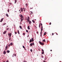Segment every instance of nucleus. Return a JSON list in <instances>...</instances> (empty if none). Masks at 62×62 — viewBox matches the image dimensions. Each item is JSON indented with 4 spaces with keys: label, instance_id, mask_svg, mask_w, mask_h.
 Segmentation results:
<instances>
[{
    "label": "nucleus",
    "instance_id": "f257e3e1",
    "mask_svg": "<svg viewBox=\"0 0 62 62\" xmlns=\"http://www.w3.org/2000/svg\"><path fill=\"white\" fill-rule=\"evenodd\" d=\"M34 39H33V38H32L31 39H30V43H31V42H33L34 41Z\"/></svg>",
    "mask_w": 62,
    "mask_h": 62
},
{
    "label": "nucleus",
    "instance_id": "f03ea898",
    "mask_svg": "<svg viewBox=\"0 0 62 62\" xmlns=\"http://www.w3.org/2000/svg\"><path fill=\"white\" fill-rule=\"evenodd\" d=\"M39 43L40 45H43L44 44L43 42H40V41H39Z\"/></svg>",
    "mask_w": 62,
    "mask_h": 62
},
{
    "label": "nucleus",
    "instance_id": "7ed1b4c3",
    "mask_svg": "<svg viewBox=\"0 0 62 62\" xmlns=\"http://www.w3.org/2000/svg\"><path fill=\"white\" fill-rule=\"evenodd\" d=\"M8 36H9V37H11V33H8Z\"/></svg>",
    "mask_w": 62,
    "mask_h": 62
},
{
    "label": "nucleus",
    "instance_id": "20e7f679",
    "mask_svg": "<svg viewBox=\"0 0 62 62\" xmlns=\"http://www.w3.org/2000/svg\"><path fill=\"white\" fill-rule=\"evenodd\" d=\"M8 46H7L5 47V51H6V50H8Z\"/></svg>",
    "mask_w": 62,
    "mask_h": 62
},
{
    "label": "nucleus",
    "instance_id": "39448f33",
    "mask_svg": "<svg viewBox=\"0 0 62 62\" xmlns=\"http://www.w3.org/2000/svg\"><path fill=\"white\" fill-rule=\"evenodd\" d=\"M19 16L21 17V18H23V15H19Z\"/></svg>",
    "mask_w": 62,
    "mask_h": 62
},
{
    "label": "nucleus",
    "instance_id": "423d86ee",
    "mask_svg": "<svg viewBox=\"0 0 62 62\" xmlns=\"http://www.w3.org/2000/svg\"><path fill=\"white\" fill-rule=\"evenodd\" d=\"M28 18L27 19V20L28 21H29V20H30V18H29V16H28Z\"/></svg>",
    "mask_w": 62,
    "mask_h": 62
},
{
    "label": "nucleus",
    "instance_id": "0eeeda50",
    "mask_svg": "<svg viewBox=\"0 0 62 62\" xmlns=\"http://www.w3.org/2000/svg\"><path fill=\"white\" fill-rule=\"evenodd\" d=\"M3 54H6V51H3Z\"/></svg>",
    "mask_w": 62,
    "mask_h": 62
},
{
    "label": "nucleus",
    "instance_id": "6e6552de",
    "mask_svg": "<svg viewBox=\"0 0 62 62\" xmlns=\"http://www.w3.org/2000/svg\"><path fill=\"white\" fill-rule=\"evenodd\" d=\"M20 19H21V21L22 22L23 21V18H21Z\"/></svg>",
    "mask_w": 62,
    "mask_h": 62
},
{
    "label": "nucleus",
    "instance_id": "1a4fd4ad",
    "mask_svg": "<svg viewBox=\"0 0 62 62\" xmlns=\"http://www.w3.org/2000/svg\"><path fill=\"white\" fill-rule=\"evenodd\" d=\"M42 54H44V50L43 49H42Z\"/></svg>",
    "mask_w": 62,
    "mask_h": 62
},
{
    "label": "nucleus",
    "instance_id": "9d476101",
    "mask_svg": "<svg viewBox=\"0 0 62 62\" xmlns=\"http://www.w3.org/2000/svg\"><path fill=\"white\" fill-rule=\"evenodd\" d=\"M20 9L21 10V12H23V9L22 8H21Z\"/></svg>",
    "mask_w": 62,
    "mask_h": 62
},
{
    "label": "nucleus",
    "instance_id": "9b49d317",
    "mask_svg": "<svg viewBox=\"0 0 62 62\" xmlns=\"http://www.w3.org/2000/svg\"><path fill=\"white\" fill-rule=\"evenodd\" d=\"M6 32H7V31H5L4 32H3V34H6Z\"/></svg>",
    "mask_w": 62,
    "mask_h": 62
},
{
    "label": "nucleus",
    "instance_id": "f8f14e48",
    "mask_svg": "<svg viewBox=\"0 0 62 62\" xmlns=\"http://www.w3.org/2000/svg\"><path fill=\"white\" fill-rule=\"evenodd\" d=\"M3 19H4V18H2L1 19V20L0 21V22H2L3 20Z\"/></svg>",
    "mask_w": 62,
    "mask_h": 62
},
{
    "label": "nucleus",
    "instance_id": "ddd939ff",
    "mask_svg": "<svg viewBox=\"0 0 62 62\" xmlns=\"http://www.w3.org/2000/svg\"><path fill=\"white\" fill-rule=\"evenodd\" d=\"M28 22H29V24H31V21L29 20Z\"/></svg>",
    "mask_w": 62,
    "mask_h": 62
},
{
    "label": "nucleus",
    "instance_id": "4468645a",
    "mask_svg": "<svg viewBox=\"0 0 62 62\" xmlns=\"http://www.w3.org/2000/svg\"><path fill=\"white\" fill-rule=\"evenodd\" d=\"M7 52L8 53H9V52H10V51H9V50H7Z\"/></svg>",
    "mask_w": 62,
    "mask_h": 62
},
{
    "label": "nucleus",
    "instance_id": "2eb2a0df",
    "mask_svg": "<svg viewBox=\"0 0 62 62\" xmlns=\"http://www.w3.org/2000/svg\"><path fill=\"white\" fill-rule=\"evenodd\" d=\"M6 16H7V17H8V15L7 14H6Z\"/></svg>",
    "mask_w": 62,
    "mask_h": 62
},
{
    "label": "nucleus",
    "instance_id": "dca6fc26",
    "mask_svg": "<svg viewBox=\"0 0 62 62\" xmlns=\"http://www.w3.org/2000/svg\"><path fill=\"white\" fill-rule=\"evenodd\" d=\"M17 33L18 34H20V32H19V30H17Z\"/></svg>",
    "mask_w": 62,
    "mask_h": 62
},
{
    "label": "nucleus",
    "instance_id": "f3484780",
    "mask_svg": "<svg viewBox=\"0 0 62 62\" xmlns=\"http://www.w3.org/2000/svg\"><path fill=\"white\" fill-rule=\"evenodd\" d=\"M11 46L13 45V43H11L10 44Z\"/></svg>",
    "mask_w": 62,
    "mask_h": 62
},
{
    "label": "nucleus",
    "instance_id": "a211bd4d",
    "mask_svg": "<svg viewBox=\"0 0 62 62\" xmlns=\"http://www.w3.org/2000/svg\"><path fill=\"white\" fill-rule=\"evenodd\" d=\"M42 41L43 42H45V39H44L43 41Z\"/></svg>",
    "mask_w": 62,
    "mask_h": 62
},
{
    "label": "nucleus",
    "instance_id": "6ab92c4d",
    "mask_svg": "<svg viewBox=\"0 0 62 62\" xmlns=\"http://www.w3.org/2000/svg\"><path fill=\"white\" fill-rule=\"evenodd\" d=\"M15 3L16 4V2L17 1V0H15Z\"/></svg>",
    "mask_w": 62,
    "mask_h": 62
},
{
    "label": "nucleus",
    "instance_id": "aec40b11",
    "mask_svg": "<svg viewBox=\"0 0 62 62\" xmlns=\"http://www.w3.org/2000/svg\"><path fill=\"white\" fill-rule=\"evenodd\" d=\"M31 13L30 14H31H31H33V12H30Z\"/></svg>",
    "mask_w": 62,
    "mask_h": 62
},
{
    "label": "nucleus",
    "instance_id": "412c9836",
    "mask_svg": "<svg viewBox=\"0 0 62 62\" xmlns=\"http://www.w3.org/2000/svg\"><path fill=\"white\" fill-rule=\"evenodd\" d=\"M19 27L20 28V29H22V26H19Z\"/></svg>",
    "mask_w": 62,
    "mask_h": 62
},
{
    "label": "nucleus",
    "instance_id": "4be33fe9",
    "mask_svg": "<svg viewBox=\"0 0 62 62\" xmlns=\"http://www.w3.org/2000/svg\"><path fill=\"white\" fill-rule=\"evenodd\" d=\"M32 43H31L30 44V45L31 46H31H32Z\"/></svg>",
    "mask_w": 62,
    "mask_h": 62
},
{
    "label": "nucleus",
    "instance_id": "5701e85b",
    "mask_svg": "<svg viewBox=\"0 0 62 62\" xmlns=\"http://www.w3.org/2000/svg\"><path fill=\"white\" fill-rule=\"evenodd\" d=\"M32 22H33V23H35V21L33 20H32Z\"/></svg>",
    "mask_w": 62,
    "mask_h": 62
},
{
    "label": "nucleus",
    "instance_id": "b1692460",
    "mask_svg": "<svg viewBox=\"0 0 62 62\" xmlns=\"http://www.w3.org/2000/svg\"><path fill=\"white\" fill-rule=\"evenodd\" d=\"M46 32H45L44 33V35H46Z\"/></svg>",
    "mask_w": 62,
    "mask_h": 62
},
{
    "label": "nucleus",
    "instance_id": "393cba45",
    "mask_svg": "<svg viewBox=\"0 0 62 62\" xmlns=\"http://www.w3.org/2000/svg\"><path fill=\"white\" fill-rule=\"evenodd\" d=\"M28 29H29V30H30V27H28Z\"/></svg>",
    "mask_w": 62,
    "mask_h": 62
},
{
    "label": "nucleus",
    "instance_id": "a878e982",
    "mask_svg": "<svg viewBox=\"0 0 62 62\" xmlns=\"http://www.w3.org/2000/svg\"><path fill=\"white\" fill-rule=\"evenodd\" d=\"M30 51H31V52H32L33 51V50H32V49H31Z\"/></svg>",
    "mask_w": 62,
    "mask_h": 62
},
{
    "label": "nucleus",
    "instance_id": "bb28decb",
    "mask_svg": "<svg viewBox=\"0 0 62 62\" xmlns=\"http://www.w3.org/2000/svg\"><path fill=\"white\" fill-rule=\"evenodd\" d=\"M6 24V23H3V25H5V24Z\"/></svg>",
    "mask_w": 62,
    "mask_h": 62
},
{
    "label": "nucleus",
    "instance_id": "cd10ccee",
    "mask_svg": "<svg viewBox=\"0 0 62 62\" xmlns=\"http://www.w3.org/2000/svg\"><path fill=\"white\" fill-rule=\"evenodd\" d=\"M39 28H40V24L39 25Z\"/></svg>",
    "mask_w": 62,
    "mask_h": 62
},
{
    "label": "nucleus",
    "instance_id": "c85d7f7f",
    "mask_svg": "<svg viewBox=\"0 0 62 62\" xmlns=\"http://www.w3.org/2000/svg\"><path fill=\"white\" fill-rule=\"evenodd\" d=\"M9 9H8V12H9Z\"/></svg>",
    "mask_w": 62,
    "mask_h": 62
},
{
    "label": "nucleus",
    "instance_id": "c756f323",
    "mask_svg": "<svg viewBox=\"0 0 62 62\" xmlns=\"http://www.w3.org/2000/svg\"><path fill=\"white\" fill-rule=\"evenodd\" d=\"M23 35L24 36L25 35V33H23Z\"/></svg>",
    "mask_w": 62,
    "mask_h": 62
},
{
    "label": "nucleus",
    "instance_id": "7c9ffc66",
    "mask_svg": "<svg viewBox=\"0 0 62 62\" xmlns=\"http://www.w3.org/2000/svg\"><path fill=\"white\" fill-rule=\"evenodd\" d=\"M32 44L33 45H34V42H33L32 43Z\"/></svg>",
    "mask_w": 62,
    "mask_h": 62
},
{
    "label": "nucleus",
    "instance_id": "2f4dec72",
    "mask_svg": "<svg viewBox=\"0 0 62 62\" xmlns=\"http://www.w3.org/2000/svg\"><path fill=\"white\" fill-rule=\"evenodd\" d=\"M15 34H17V32H15Z\"/></svg>",
    "mask_w": 62,
    "mask_h": 62
},
{
    "label": "nucleus",
    "instance_id": "473e14b6",
    "mask_svg": "<svg viewBox=\"0 0 62 62\" xmlns=\"http://www.w3.org/2000/svg\"><path fill=\"white\" fill-rule=\"evenodd\" d=\"M13 26H14V28H15V26H16L15 25H14Z\"/></svg>",
    "mask_w": 62,
    "mask_h": 62
},
{
    "label": "nucleus",
    "instance_id": "72a5a7b5",
    "mask_svg": "<svg viewBox=\"0 0 62 62\" xmlns=\"http://www.w3.org/2000/svg\"><path fill=\"white\" fill-rule=\"evenodd\" d=\"M26 32H28V30H26Z\"/></svg>",
    "mask_w": 62,
    "mask_h": 62
},
{
    "label": "nucleus",
    "instance_id": "f704fd0d",
    "mask_svg": "<svg viewBox=\"0 0 62 62\" xmlns=\"http://www.w3.org/2000/svg\"><path fill=\"white\" fill-rule=\"evenodd\" d=\"M10 44H9V45H8V46H9V47H10Z\"/></svg>",
    "mask_w": 62,
    "mask_h": 62
},
{
    "label": "nucleus",
    "instance_id": "c9c22d12",
    "mask_svg": "<svg viewBox=\"0 0 62 62\" xmlns=\"http://www.w3.org/2000/svg\"><path fill=\"white\" fill-rule=\"evenodd\" d=\"M23 48H25V47L24 46H23Z\"/></svg>",
    "mask_w": 62,
    "mask_h": 62
},
{
    "label": "nucleus",
    "instance_id": "e433bc0d",
    "mask_svg": "<svg viewBox=\"0 0 62 62\" xmlns=\"http://www.w3.org/2000/svg\"><path fill=\"white\" fill-rule=\"evenodd\" d=\"M24 11H25V9H23Z\"/></svg>",
    "mask_w": 62,
    "mask_h": 62
},
{
    "label": "nucleus",
    "instance_id": "4c0bfd02",
    "mask_svg": "<svg viewBox=\"0 0 62 62\" xmlns=\"http://www.w3.org/2000/svg\"><path fill=\"white\" fill-rule=\"evenodd\" d=\"M26 6H28L27 4H26Z\"/></svg>",
    "mask_w": 62,
    "mask_h": 62
},
{
    "label": "nucleus",
    "instance_id": "58836bf2",
    "mask_svg": "<svg viewBox=\"0 0 62 62\" xmlns=\"http://www.w3.org/2000/svg\"><path fill=\"white\" fill-rule=\"evenodd\" d=\"M8 29H9V28H8L7 29V30H8Z\"/></svg>",
    "mask_w": 62,
    "mask_h": 62
},
{
    "label": "nucleus",
    "instance_id": "ea45409f",
    "mask_svg": "<svg viewBox=\"0 0 62 62\" xmlns=\"http://www.w3.org/2000/svg\"><path fill=\"white\" fill-rule=\"evenodd\" d=\"M9 40H10V39H11V38H10H10L9 39Z\"/></svg>",
    "mask_w": 62,
    "mask_h": 62
},
{
    "label": "nucleus",
    "instance_id": "a19ab883",
    "mask_svg": "<svg viewBox=\"0 0 62 62\" xmlns=\"http://www.w3.org/2000/svg\"><path fill=\"white\" fill-rule=\"evenodd\" d=\"M42 29H41V31H42Z\"/></svg>",
    "mask_w": 62,
    "mask_h": 62
},
{
    "label": "nucleus",
    "instance_id": "79ce46f5",
    "mask_svg": "<svg viewBox=\"0 0 62 62\" xmlns=\"http://www.w3.org/2000/svg\"><path fill=\"white\" fill-rule=\"evenodd\" d=\"M23 62H26V61H24Z\"/></svg>",
    "mask_w": 62,
    "mask_h": 62
},
{
    "label": "nucleus",
    "instance_id": "37998d69",
    "mask_svg": "<svg viewBox=\"0 0 62 62\" xmlns=\"http://www.w3.org/2000/svg\"><path fill=\"white\" fill-rule=\"evenodd\" d=\"M51 23H49V25H51Z\"/></svg>",
    "mask_w": 62,
    "mask_h": 62
},
{
    "label": "nucleus",
    "instance_id": "c03bdc74",
    "mask_svg": "<svg viewBox=\"0 0 62 62\" xmlns=\"http://www.w3.org/2000/svg\"><path fill=\"white\" fill-rule=\"evenodd\" d=\"M43 27H42V26L41 27V29H43Z\"/></svg>",
    "mask_w": 62,
    "mask_h": 62
},
{
    "label": "nucleus",
    "instance_id": "a18cd8bd",
    "mask_svg": "<svg viewBox=\"0 0 62 62\" xmlns=\"http://www.w3.org/2000/svg\"><path fill=\"white\" fill-rule=\"evenodd\" d=\"M14 56H16V54H14Z\"/></svg>",
    "mask_w": 62,
    "mask_h": 62
},
{
    "label": "nucleus",
    "instance_id": "49530a36",
    "mask_svg": "<svg viewBox=\"0 0 62 62\" xmlns=\"http://www.w3.org/2000/svg\"><path fill=\"white\" fill-rule=\"evenodd\" d=\"M45 60H46V57H45Z\"/></svg>",
    "mask_w": 62,
    "mask_h": 62
},
{
    "label": "nucleus",
    "instance_id": "de8ad7c7",
    "mask_svg": "<svg viewBox=\"0 0 62 62\" xmlns=\"http://www.w3.org/2000/svg\"><path fill=\"white\" fill-rule=\"evenodd\" d=\"M41 33H42V31H41V33H40V34H41Z\"/></svg>",
    "mask_w": 62,
    "mask_h": 62
},
{
    "label": "nucleus",
    "instance_id": "09e8293b",
    "mask_svg": "<svg viewBox=\"0 0 62 62\" xmlns=\"http://www.w3.org/2000/svg\"><path fill=\"white\" fill-rule=\"evenodd\" d=\"M43 62H46V61H43Z\"/></svg>",
    "mask_w": 62,
    "mask_h": 62
},
{
    "label": "nucleus",
    "instance_id": "8fccbe9b",
    "mask_svg": "<svg viewBox=\"0 0 62 62\" xmlns=\"http://www.w3.org/2000/svg\"><path fill=\"white\" fill-rule=\"evenodd\" d=\"M41 26H42V23H41Z\"/></svg>",
    "mask_w": 62,
    "mask_h": 62
},
{
    "label": "nucleus",
    "instance_id": "3c124183",
    "mask_svg": "<svg viewBox=\"0 0 62 62\" xmlns=\"http://www.w3.org/2000/svg\"><path fill=\"white\" fill-rule=\"evenodd\" d=\"M39 33V32H37V34H38Z\"/></svg>",
    "mask_w": 62,
    "mask_h": 62
},
{
    "label": "nucleus",
    "instance_id": "603ef678",
    "mask_svg": "<svg viewBox=\"0 0 62 62\" xmlns=\"http://www.w3.org/2000/svg\"><path fill=\"white\" fill-rule=\"evenodd\" d=\"M40 36L41 37V36H42V34H41V35H40Z\"/></svg>",
    "mask_w": 62,
    "mask_h": 62
},
{
    "label": "nucleus",
    "instance_id": "864d4df0",
    "mask_svg": "<svg viewBox=\"0 0 62 62\" xmlns=\"http://www.w3.org/2000/svg\"><path fill=\"white\" fill-rule=\"evenodd\" d=\"M52 35H54V33H52Z\"/></svg>",
    "mask_w": 62,
    "mask_h": 62
},
{
    "label": "nucleus",
    "instance_id": "5fc2aeb1",
    "mask_svg": "<svg viewBox=\"0 0 62 62\" xmlns=\"http://www.w3.org/2000/svg\"><path fill=\"white\" fill-rule=\"evenodd\" d=\"M9 4L10 5H11V3H10Z\"/></svg>",
    "mask_w": 62,
    "mask_h": 62
},
{
    "label": "nucleus",
    "instance_id": "6e6d98bb",
    "mask_svg": "<svg viewBox=\"0 0 62 62\" xmlns=\"http://www.w3.org/2000/svg\"><path fill=\"white\" fill-rule=\"evenodd\" d=\"M56 34L57 35H58V34L57 33H56Z\"/></svg>",
    "mask_w": 62,
    "mask_h": 62
},
{
    "label": "nucleus",
    "instance_id": "4d7b16f0",
    "mask_svg": "<svg viewBox=\"0 0 62 62\" xmlns=\"http://www.w3.org/2000/svg\"><path fill=\"white\" fill-rule=\"evenodd\" d=\"M6 62H8V61H7Z\"/></svg>",
    "mask_w": 62,
    "mask_h": 62
},
{
    "label": "nucleus",
    "instance_id": "13d9d810",
    "mask_svg": "<svg viewBox=\"0 0 62 62\" xmlns=\"http://www.w3.org/2000/svg\"><path fill=\"white\" fill-rule=\"evenodd\" d=\"M50 51H51V52H52V50H50Z\"/></svg>",
    "mask_w": 62,
    "mask_h": 62
},
{
    "label": "nucleus",
    "instance_id": "bf43d9fd",
    "mask_svg": "<svg viewBox=\"0 0 62 62\" xmlns=\"http://www.w3.org/2000/svg\"><path fill=\"white\" fill-rule=\"evenodd\" d=\"M25 9V8H24V7L23 8V9Z\"/></svg>",
    "mask_w": 62,
    "mask_h": 62
},
{
    "label": "nucleus",
    "instance_id": "052dcab7",
    "mask_svg": "<svg viewBox=\"0 0 62 62\" xmlns=\"http://www.w3.org/2000/svg\"><path fill=\"white\" fill-rule=\"evenodd\" d=\"M24 49L25 50H26V49H25V48H24Z\"/></svg>",
    "mask_w": 62,
    "mask_h": 62
},
{
    "label": "nucleus",
    "instance_id": "680f3d73",
    "mask_svg": "<svg viewBox=\"0 0 62 62\" xmlns=\"http://www.w3.org/2000/svg\"><path fill=\"white\" fill-rule=\"evenodd\" d=\"M30 27V26H29L28 27Z\"/></svg>",
    "mask_w": 62,
    "mask_h": 62
},
{
    "label": "nucleus",
    "instance_id": "e2e57ef3",
    "mask_svg": "<svg viewBox=\"0 0 62 62\" xmlns=\"http://www.w3.org/2000/svg\"><path fill=\"white\" fill-rule=\"evenodd\" d=\"M42 58H43V56H42Z\"/></svg>",
    "mask_w": 62,
    "mask_h": 62
},
{
    "label": "nucleus",
    "instance_id": "0e129e2a",
    "mask_svg": "<svg viewBox=\"0 0 62 62\" xmlns=\"http://www.w3.org/2000/svg\"><path fill=\"white\" fill-rule=\"evenodd\" d=\"M35 27H36V26H35Z\"/></svg>",
    "mask_w": 62,
    "mask_h": 62
},
{
    "label": "nucleus",
    "instance_id": "69168bd1",
    "mask_svg": "<svg viewBox=\"0 0 62 62\" xmlns=\"http://www.w3.org/2000/svg\"><path fill=\"white\" fill-rule=\"evenodd\" d=\"M20 13H21V12L20 11Z\"/></svg>",
    "mask_w": 62,
    "mask_h": 62
},
{
    "label": "nucleus",
    "instance_id": "338daca9",
    "mask_svg": "<svg viewBox=\"0 0 62 62\" xmlns=\"http://www.w3.org/2000/svg\"><path fill=\"white\" fill-rule=\"evenodd\" d=\"M5 62V61H4V62Z\"/></svg>",
    "mask_w": 62,
    "mask_h": 62
},
{
    "label": "nucleus",
    "instance_id": "774afa93",
    "mask_svg": "<svg viewBox=\"0 0 62 62\" xmlns=\"http://www.w3.org/2000/svg\"><path fill=\"white\" fill-rule=\"evenodd\" d=\"M60 62H61V61H60Z\"/></svg>",
    "mask_w": 62,
    "mask_h": 62
}]
</instances>
